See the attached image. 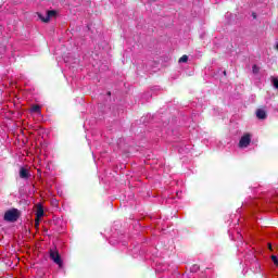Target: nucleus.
Returning <instances> with one entry per match:
<instances>
[{
  "label": "nucleus",
  "mask_w": 278,
  "mask_h": 278,
  "mask_svg": "<svg viewBox=\"0 0 278 278\" xmlns=\"http://www.w3.org/2000/svg\"><path fill=\"white\" fill-rule=\"evenodd\" d=\"M37 15H38V18H40V21H42V23H49V21H51V18H53L54 16H58V11H55V10L47 11L46 16L42 15V13H37Z\"/></svg>",
  "instance_id": "3"
},
{
  "label": "nucleus",
  "mask_w": 278,
  "mask_h": 278,
  "mask_svg": "<svg viewBox=\"0 0 278 278\" xmlns=\"http://www.w3.org/2000/svg\"><path fill=\"white\" fill-rule=\"evenodd\" d=\"M4 220L7 223H16L21 218V211L18 208H11L4 213Z\"/></svg>",
  "instance_id": "1"
},
{
  "label": "nucleus",
  "mask_w": 278,
  "mask_h": 278,
  "mask_svg": "<svg viewBox=\"0 0 278 278\" xmlns=\"http://www.w3.org/2000/svg\"><path fill=\"white\" fill-rule=\"evenodd\" d=\"M178 62H179V63H186V62H188V55L184 54V55L179 59Z\"/></svg>",
  "instance_id": "9"
},
{
  "label": "nucleus",
  "mask_w": 278,
  "mask_h": 278,
  "mask_svg": "<svg viewBox=\"0 0 278 278\" xmlns=\"http://www.w3.org/2000/svg\"><path fill=\"white\" fill-rule=\"evenodd\" d=\"M42 216H45V207L42 204H37L36 218L40 219Z\"/></svg>",
  "instance_id": "6"
},
{
  "label": "nucleus",
  "mask_w": 278,
  "mask_h": 278,
  "mask_svg": "<svg viewBox=\"0 0 278 278\" xmlns=\"http://www.w3.org/2000/svg\"><path fill=\"white\" fill-rule=\"evenodd\" d=\"M20 177L21 179H28L30 177L29 170L25 167L20 168Z\"/></svg>",
  "instance_id": "7"
},
{
  "label": "nucleus",
  "mask_w": 278,
  "mask_h": 278,
  "mask_svg": "<svg viewBox=\"0 0 278 278\" xmlns=\"http://www.w3.org/2000/svg\"><path fill=\"white\" fill-rule=\"evenodd\" d=\"M50 260L54 262L59 266V268H62L64 263L62 262V256L60 255V252L58 250L50 249Z\"/></svg>",
  "instance_id": "2"
},
{
  "label": "nucleus",
  "mask_w": 278,
  "mask_h": 278,
  "mask_svg": "<svg viewBox=\"0 0 278 278\" xmlns=\"http://www.w3.org/2000/svg\"><path fill=\"white\" fill-rule=\"evenodd\" d=\"M249 144H251V134H245L239 140V148L247 149V147H249Z\"/></svg>",
  "instance_id": "4"
},
{
  "label": "nucleus",
  "mask_w": 278,
  "mask_h": 278,
  "mask_svg": "<svg viewBox=\"0 0 278 278\" xmlns=\"http://www.w3.org/2000/svg\"><path fill=\"white\" fill-rule=\"evenodd\" d=\"M273 84H274V88H276V90H278V78H273Z\"/></svg>",
  "instance_id": "11"
},
{
  "label": "nucleus",
  "mask_w": 278,
  "mask_h": 278,
  "mask_svg": "<svg viewBox=\"0 0 278 278\" xmlns=\"http://www.w3.org/2000/svg\"><path fill=\"white\" fill-rule=\"evenodd\" d=\"M30 112H34L35 114H40L41 112L40 105L38 104L33 105L30 109Z\"/></svg>",
  "instance_id": "8"
},
{
  "label": "nucleus",
  "mask_w": 278,
  "mask_h": 278,
  "mask_svg": "<svg viewBox=\"0 0 278 278\" xmlns=\"http://www.w3.org/2000/svg\"><path fill=\"white\" fill-rule=\"evenodd\" d=\"M255 114L258 121H266V118H268V111H266V106L257 109Z\"/></svg>",
  "instance_id": "5"
},
{
  "label": "nucleus",
  "mask_w": 278,
  "mask_h": 278,
  "mask_svg": "<svg viewBox=\"0 0 278 278\" xmlns=\"http://www.w3.org/2000/svg\"><path fill=\"white\" fill-rule=\"evenodd\" d=\"M224 75H227V71H224Z\"/></svg>",
  "instance_id": "17"
},
{
  "label": "nucleus",
  "mask_w": 278,
  "mask_h": 278,
  "mask_svg": "<svg viewBox=\"0 0 278 278\" xmlns=\"http://www.w3.org/2000/svg\"><path fill=\"white\" fill-rule=\"evenodd\" d=\"M276 49L278 50V43L276 45Z\"/></svg>",
  "instance_id": "19"
},
{
  "label": "nucleus",
  "mask_w": 278,
  "mask_h": 278,
  "mask_svg": "<svg viewBox=\"0 0 278 278\" xmlns=\"http://www.w3.org/2000/svg\"><path fill=\"white\" fill-rule=\"evenodd\" d=\"M108 96L111 97V96H112V92L109 91V92H108Z\"/></svg>",
  "instance_id": "15"
},
{
  "label": "nucleus",
  "mask_w": 278,
  "mask_h": 278,
  "mask_svg": "<svg viewBox=\"0 0 278 278\" xmlns=\"http://www.w3.org/2000/svg\"><path fill=\"white\" fill-rule=\"evenodd\" d=\"M252 72L254 73V75H257V73H260V67H257V65H253Z\"/></svg>",
  "instance_id": "10"
},
{
  "label": "nucleus",
  "mask_w": 278,
  "mask_h": 278,
  "mask_svg": "<svg viewBox=\"0 0 278 278\" xmlns=\"http://www.w3.org/2000/svg\"><path fill=\"white\" fill-rule=\"evenodd\" d=\"M193 268H199V266L194 265Z\"/></svg>",
  "instance_id": "18"
},
{
  "label": "nucleus",
  "mask_w": 278,
  "mask_h": 278,
  "mask_svg": "<svg viewBox=\"0 0 278 278\" xmlns=\"http://www.w3.org/2000/svg\"><path fill=\"white\" fill-rule=\"evenodd\" d=\"M253 18H256L255 13H253Z\"/></svg>",
  "instance_id": "16"
},
{
  "label": "nucleus",
  "mask_w": 278,
  "mask_h": 278,
  "mask_svg": "<svg viewBox=\"0 0 278 278\" xmlns=\"http://www.w3.org/2000/svg\"><path fill=\"white\" fill-rule=\"evenodd\" d=\"M269 251H273V244L268 243Z\"/></svg>",
  "instance_id": "14"
},
{
  "label": "nucleus",
  "mask_w": 278,
  "mask_h": 278,
  "mask_svg": "<svg viewBox=\"0 0 278 278\" xmlns=\"http://www.w3.org/2000/svg\"><path fill=\"white\" fill-rule=\"evenodd\" d=\"M36 227H38V225H40V219H38V217H36V223H35Z\"/></svg>",
  "instance_id": "13"
},
{
  "label": "nucleus",
  "mask_w": 278,
  "mask_h": 278,
  "mask_svg": "<svg viewBox=\"0 0 278 278\" xmlns=\"http://www.w3.org/2000/svg\"><path fill=\"white\" fill-rule=\"evenodd\" d=\"M271 262H274L275 266H278V258L276 255H271Z\"/></svg>",
  "instance_id": "12"
}]
</instances>
